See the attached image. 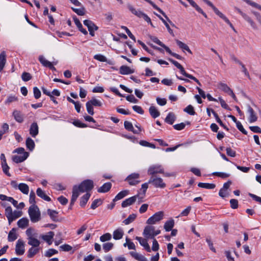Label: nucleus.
<instances>
[{
  "label": "nucleus",
  "instance_id": "nucleus-64",
  "mask_svg": "<svg viewBox=\"0 0 261 261\" xmlns=\"http://www.w3.org/2000/svg\"><path fill=\"white\" fill-rule=\"evenodd\" d=\"M33 93L36 99L40 98L41 95L40 90L37 87L33 88Z\"/></svg>",
  "mask_w": 261,
  "mask_h": 261
},
{
  "label": "nucleus",
  "instance_id": "nucleus-33",
  "mask_svg": "<svg viewBox=\"0 0 261 261\" xmlns=\"http://www.w3.org/2000/svg\"><path fill=\"white\" fill-rule=\"evenodd\" d=\"M176 43L178 47L182 49L183 50H185L187 51L189 53L192 54V52L190 49L189 47L184 42H181L180 40H176Z\"/></svg>",
  "mask_w": 261,
  "mask_h": 261
},
{
  "label": "nucleus",
  "instance_id": "nucleus-18",
  "mask_svg": "<svg viewBox=\"0 0 261 261\" xmlns=\"http://www.w3.org/2000/svg\"><path fill=\"white\" fill-rule=\"evenodd\" d=\"M112 187V184L110 182L104 184L97 190L98 193H106L110 191Z\"/></svg>",
  "mask_w": 261,
  "mask_h": 261
},
{
  "label": "nucleus",
  "instance_id": "nucleus-45",
  "mask_svg": "<svg viewBox=\"0 0 261 261\" xmlns=\"http://www.w3.org/2000/svg\"><path fill=\"white\" fill-rule=\"evenodd\" d=\"M102 203V200L99 199H95L91 205V208L95 210L98 206L100 205Z\"/></svg>",
  "mask_w": 261,
  "mask_h": 261
},
{
  "label": "nucleus",
  "instance_id": "nucleus-40",
  "mask_svg": "<svg viewBox=\"0 0 261 261\" xmlns=\"http://www.w3.org/2000/svg\"><path fill=\"white\" fill-rule=\"evenodd\" d=\"M129 191L128 190H123L118 193L113 199V201H116L124 198L125 196L128 194Z\"/></svg>",
  "mask_w": 261,
  "mask_h": 261
},
{
  "label": "nucleus",
  "instance_id": "nucleus-59",
  "mask_svg": "<svg viewBox=\"0 0 261 261\" xmlns=\"http://www.w3.org/2000/svg\"><path fill=\"white\" fill-rule=\"evenodd\" d=\"M213 175L217 176L222 178H225L229 177L230 174L224 172H215L213 173Z\"/></svg>",
  "mask_w": 261,
  "mask_h": 261
},
{
  "label": "nucleus",
  "instance_id": "nucleus-27",
  "mask_svg": "<svg viewBox=\"0 0 261 261\" xmlns=\"http://www.w3.org/2000/svg\"><path fill=\"white\" fill-rule=\"evenodd\" d=\"M124 232L121 228H118L114 231L113 236L114 239L117 240L122 238Z\"/></svg>",
  "mask_w": 261,
  "mask_h": 261
},
{
  "label": "nucleus",
  "instance_id": "nucleus-12",
  "mask_svg": "<svg viewBox=\"0 0 261 261\" xmlns=\"http://www.w3.org/2000/svg\"><path fill=\"white\" fill-rule=\"evenodd\" d=\"M136 239L138 240L140 244V245L143 246L145 249L148 252H151V249L149 244L147 243V240L146 239H143L141 237H136Z\"/></svg>",
  "mask_w": 261,
  "mask_h": 261
},
{
  "label": "nucleus",
  "instance_id": "nucleus-10",
  "mask_svg": "<svg viewBox=\"0 0 261 261\" xmlns=\"http://www.w3.org/2000/svg\"><path fill=\"white\" fill-rule=\"evenodd\" d=\"M29 133L32 137L35 138L39 133V127L36 122H33L31 125Z\"/></svg>",
  "mask_w": 261,
  "mask_h": 261
},
{
  "label": "nucleus",
  "instance_id": "nucleus-29",
  "mask_svg": "<svg viewBox=\"0 0 261 261\" xmlns=\"http://www.w3.org/2000/svg\"><path fill=\"white\" fill-rule=\"evenodd\" d=\"M80 191L76 188V186H74L72 189V194L71 197V204H74L80 195Z\"/></svg>",
  "mask_w": 261,
  "mask_h": 261
},
{
  "label": "nucleus",
  "instance_id": "nucleus-9",
  "mask_svg": "<svg viewBox=\"0 0 261 261\" xmlns=\"http://www.w3.org/2000/svg\"><path fill=\"white\" fill-rule=\"evenodd\" d=\"M247 112L249 114L248 121L250 123H253L257 121V116L250 105H247Z\"/></svg>",
  "mask_w": 261,
  "mask_h": 261
},
{
  "label": "nucleus",
  "instance_id": "nucleus-5",
  "mask_svg": "<svg viewBox=\"0 0 261 261\" xmlns=\"http://www.w3.org/2000/svg\"><path fill=\"white\" fill-rule=\"evenodd\" d=\"M147 173L151 176H154L157 173H164V168L161 165H153L148 169Z\"/></svg>",
  "mask_w": 261,
  "mask_h": 261
},
{
  "label": "nucleus",
  "instance_id": "nucleus-36",
  "mask_svg": "<svg viewBox=\"0 0 261 261\" xmlns=\"http://www.w3.org/2000/svg\"><path fill=\"white\" fill-rule=\"evenodd\" d=\"M47 214L53 221H57L58 212L51 209L47 210Z\"/></svg>",
  "mask_w": 261,
  "mask_h": 261
},
{
  "label": "nucleus",
  "instance_id": "nucleus-2",
  "mask_svg": "<svg viewBox=\"0 0 261 261\" xmlns=\"http://www.w3.org/2000/svg\"><path fill=\"white\" fill-rule=\"evenodd\" d=\"M93 187L94 183L93 180L91 179L84 180L78 186H76V188L81 193H84L85 192L88 193Z\"/></svg>",
  "mask_w": 261,
  "mask_h": 261
},
{
  "label": "nucleus",
  "instance_id": "nucleus-55",
  "mask_svg": "<svg viewBox=\"0 0 261 261\" xmlns=\"http://www.w3.org/2000/svg\"><path fill=\"white\" fill-rule=\"evenodd\" d=\"M58 251L55 249H49L45 253V256L47 257H50L54 254L58 253Z\"/></svg>",
  "mask_w": 261,
  "mask_h": 261
},
{
  "label": "nucleus",
  "instance_id": "nucleus-48",
  "mask_svg": "<svg viewBox=\"0 0 261 261\" xmlns=\"http://www.w3.org/2000/svg\"><path fill=\"white\" fill-rule=\"evenodd\" d=\"M9 128V125L7 123L3 124L2 129H0V140L2 138L3 135L8 131Z\"/></svg>",
  "mask_w": 261,
  "mask_h": 261
},
{
  "label": "nucleus",
  "instance_id": "nucleus-19",
  "mask_svg": "<svg viewBox=\"0 0 261 261\" xmlns=\"http://www.w3.org/2000/svg\"><path fill=\"white\" fill-rule=\"evenodd\" d=\"M54 232L53 231H49L46 235H42V239L46 241L48 245H51L52 243L51 240L54 237Z\"/></svg>",
  "mask_w": 261,
  "mask_h": 261
},
{
  "label": "nucleus",
  "instance_id": "nucleus-51",
  "mask_svg": "<svg viewBox=\"0 0 261 261\" xmlns=\"http://www.w3.org/2000/svg\"><path fill=\"white\" fill-rule=\"evenodd\" d=\"M158 17L162 20V21L164 23L165 25L166 26L167 29L168 30V32L172 35L174 36V34L172 30L171 29L169 24L167 23V22L163 19L160 15H157Z\"/></svg>",
  "mask_w": 261,
  "mask_h": 261
},
{
  "label": "nucleus",
  "instance_id": "nucleus-54",
  "mask_svg": "<svg viewBox=\"0 0 261 261\" xmlns=\"http://www.w3.org/2000/svg\"><path fill=\"white\" fill-rule=\"evenodd\" d=\"M112 238V235L110 233H106L100 237V240L102 242L109 241Z\"/></svg>",
  "mask_w": 261,
  "mask_h": 261
},
{
  "label": "nucleus",
  "instance_id": "nucleus-63",
  "mask_svg": "<svg viewBox=\"0 0 261 261\" xmlns=\"http://www.w3.org/2000/svg\"><path fill=\"white\" fill-rule=\"evenodd\" d=\"M94 59L100 62H107V60L105 56L101 54H97L94 56Z\"/></svg>",
  "mask_w": 261,
  "mask_h": 261
},
{
  "label": "nucleus",
  "instance_id": "nucleus-21",
  "mask_svg": "<svg viewBox=\"0 0 261 261\" xmlns=\"http://www.w3.org/2000/svg\"><path fill=\"white\" fill-rule=\"evenodd\" d=\"M84 25L87 26V27L88 28V31L92 30H97L98 29V27L97 26H96L94 23V22L93 21H92L91 20H88V19L85 20L84 21Z\"/></svg>",
  "mask_w": 261,
  "mask_h": 261
},
{
  "label": "nucleus",
  "instance_id": "nucleus-39",
  "mask_svg": "<svg viewBox=\"0 0 261 261\" xmlns=\"http://www.w3.org/2000/svg\"><path fill=\"white\" fill-rule=\"evenodd\" d=\"M25 144H26V146L27 147V148L30 150V151H33V149H34L35 148V142L30 137H28L27 140H26V142H25Z\"/></svg>",
  "mask_w": 261,
  "mask_h": 261
},
{
  "label": "nucleus",
  "instance_id": "nucleus-38",
  "mask_svg": "<svg viewBox=\"0 0 261 261\" xmlns=\"http://www.w3.org/2000/svg\"><path fill=\"white\" fill-rule=\"evenodd\" d=\"M174 225V221L173 219H170L166 221L164 224V228L166 231H169L172 230Z\"/></svg>",
  "mask_w": 261,
  "mask_h": 261
},
{
  "label": "nucleus",
  "instance_id": "nucleus-17",
  "mask_svg": "<svg viewBox=\"0 0 261 261\" xmlns=\"http://www.w3.org/2000/svg\"><path fill=\"white\" fill-rule=\"evenodd\" d=\"M13 212L12 208L10 206H7L5 209V215L8 219L9 224H11L13 222L12 215Z\"/></svg>",
  "mask_w": 261,
  "mask_h": 261
},
{
  "label": "nucleus",
  "instance_id": "nucleus-60",
  "mask_svg": "<svg viewBox=\"0 0 261 261\" xmlns=\"http://www.w3.org/2000/svg\"><path fill=\"white\" fill-rule=\"evenodd\" d=\"M72 10L77 15L80 16H83L85 14V9L84 8H82L81 9L72 8Z\"/></svg>",
  "mask_w": 261,
  "mask_h": 261
},
{
  "label": "nucleus",
  "instance_id": "nucleus-57",
  "mask_svg": "<svg viewBox=\"0 0 261 261\" xmlns=\"http://www.w3.org/2000/svg\"><path fill=\"white\" fill-rule=\"evenodd\" d=\"M73 124L78 127L85 128L88 126L86 124L81 122L79 120H75L72 122Z\"/></svg>",
  "mask_w": 261,
  "mask_h": 261
},
{
  "label": "nucleus",
  "instance_id": "nucleus-14",
  "mask_svg": "<svg viewBox=\"0 0 261 261\" xmlns=\"http://www.w3.org/2000/svg\"><path fill=\"white\" fill-rule=\"evenodd\" d=\"M135 71L134 69H132L128 66L125 65H122L119 68V73L122 75H127L133 73Z\"/></svg>",
  "mask_w": 261,
  "mask_h": 261
},
{
  "label": "nucleus",
  "instance_id": "nucleus-61",
  "mask_svg": "<svg viewBox=\"0 0 261 261\" xmlns=\"http://www.w3.org/2000/svg\"><path fill=\"white\" fill-rule=\"evenodd\" d=\"M1 164L4 173H5L7 176H11V174L9 172L10 168L7 165V163H6L5 164L4 163Z\"/></svg>",
  "mask_w": 261,
  "mask_h": 261
},
{
  "label": "nucleus",
  "instance_id": "nucleus-16",
  "mask_svg": "<svg viewBox=\"0 0 261 261\" xmlns=\"http://www.w3.org/2000/svg\"><path fill=\"white\" fill-rule=\"evenodd\" d=\"M216 14L218 15L221 18L224 20L230 27L232 28L234 31L235 29L232 25V24L230 22L229 19L222 13H221L217 8L214 11Z\"/></svg>",
  "mask_w": 261,
  "mask_h": 261
},
{
  "label": "nucleus",
  "instance_id": "nucleus-53",
  "mask_svg": "<svg viewBox=\"0 0 261 261\" xmlns=\"http://www.w3.org/2000/svg\"><path fill=\"white\" fill-rule=\"evenodd\" d=\"M219 88L226 93H228L231 91L230 88L226 84L224 83H220L219 84Z\"/></svg>",
  "mask_w": 261,
  "mask_h": 261
},
{
  "label": "nucleus",
  "instance_id": "nucleus-20",
  "mask_svg": "<svg viewBox=\"0 0 261 261\" xmlns=\"http://www.w3.org/2000/svg\"><path fill=\"white\" fill-rule=\"evenodd\" d=\"M130 254L132 257L138 261H148V260L144 255L140 254L136 252L131 251Z\"/></svg>",
  "mask_w": 261,
  "mask_h": 261
},
{
  "label": "nucleus",
  "instance_id": "nucleus-41",
  "mask_svg": "<svg viewBox=\"0 0 261 261\" xmlns=\"http://www.w3.org/2000/svg\"><path fill=\"white\" fill-rule=\"evenodd\" d=\"M18 189L23 194H28L29 192V187L28 185L20 183L18 186Z\"/></svg>",
  "mask_w": 261,
  "mask_h": 261
},
{
  "label": "nucleus",
  "instance_id": "nucleus-62",
  "mask_svg": "<svg viewBox=\"0 0 261 261\" xmlns=\"http://www.w3.org/2000/svg\"><path fill=\"white\" fill-rule=\"evenodd\" d=\"M35 197L36 196L35 193L33 191H32L30 192L29 198V202L31 204H32V205H36Z\"/></svg>",
  "mask_w": 261,
  "mask_h": 261
},
{
  "label": "nucleus",
  "instance_id": "nucleus-25",
  "mask_svg": "<svg viewBox=\"0 0 261 261\" xmlns=\"http://www.w3.org/2000/svg\"><path fill=\"white\" fill-rule=\"evenodd\" d=\"M90 196V193H86L81 198L80 205L81 207H84L85 206Z\"/></svg>",
  "mask_w": 261,
  "mask_h": 261
},
{
  "label": "nucleus",
  "instance_id": "nucleus-3",
  "mask_svg": "<svg viewBox=\"0 0 261 261\" xmlns=\"http://www.w3.org/2000/svg\"><path fill=\"white\" fill-rule=\"evenodd\" d=\"M148 183L152 184L155 188H164L166 187V184L161 177H157L155 176H151L149 179Z\"/></svg>",
  "mask_w": 261,
  "mask_h": 261
},
{
  "label": "nucleus",
  "instance_id": "nucleus-46",
  "mask_svg": "<svg viewBox=\"0 0 261 261\" xmlns=\"http://www.w3.org/2000/svg\"><path fill=\"white\" fill-rule=\"evenodd\" d=\"M39 251L38 248L31 247L29 249L28 252V257L29 258L33 257Z\"/></svg>",
  "mask_w": 261,
  "mask_h": 261
},
{
  "label": "nucleus",
  "instance_id": "nucleus-52",
  "mask_svg": "<svg viewBox=\"0 0 261 261\" xmlns=\"http://www.w3.org/2000/svg\"><path fill=\"white\" fill-rule=\"evenodd\" d=\"M88 101L91 105L93 106V107H101L102 106V102L95 98H92L90 100Z\"/></svg>",
  "mask_w": 261,
  "mask_h": 261
},
{
  "label": "nucleus",
  "instance_id": "nucleus-31",
  "mask_svg": "<svg viewBox=\"0 0 261 261\" xmlns=\"http://www.w3.org/2000/svg\"><path fill=\"white\" fill-rule=\"evenodd\" d=\"M161 46L163 47L165 49L166 52H167L170 55H171L173 57H175L177 59H178V60H182V57L181 56H180L179 55L177 54L176 53H173L171 50V49L168 46H167L165 44H164V43H163L162 45Z\"/></svg>",
  "mask_w": 261,
  "mask_h": 261
},
{
  "label": "nucleus",
  "instance_id": "nucleus-50",
  "mask_svg": "<svg viewBox=\"0 0 261 261\" xmlns=\"http://www.w3.org/2000/svg\"><path fill=\"white\" fill-rule=\"evenodd\" d=\"M184 111V112L187 113L190 115H194L195 114V112L194 111V108L191 105H188L186 108H185Z\"/></svg>",
  "mask_w": 261,
  "mask_h": 261
},
{
  "label": "nucleus",
  "instance_id": "nucleus-58",
  "mask_svg": "<svg viewBox=\"0 0 261 261\" xmlns=\"http://www.w3.org/2000/svg\"><path fill=\"white\" fill-rule=\"evenodd\" d=\"M86 109L87 112L91 115H93L94 114L93 106L91 105L89 101L86 103Z\"/></svg>",
  "mask_w": 261,
  "mask_h": 261
},
{
  "label": "nucleus",
  "instance_id": "nucleus-44",
  "mask_svg": "<svg viewBox=\"0 0 261 261\" xmlns=\"http://www.w3.org/2000/svg\"><path fill=\"white\" fill-rule=\"evenodd\" d=\"M137 215L135 214H130L128 216L127 218L125 219L123 223H124L125 225H128L130 223L133 222L136 218Z\"/></svg>",
  "mask_w": 261,
  "mask_h": 261
},
{
  "label": "nucleus",
  "instance_id": "nucleus-30",
  "mask_svg": "<svg viewBox=\"0 0 261 261\" xmlns=\"http://www.w3.org/2000/svg\"><path fill=\"white\" fill-rule=\"evenodd\" d=\"M16 228H12L9 232L8 240L9 242H13L17 238V234L16 233Z\"/></svg>",
  "mask_w": 261,
  "mask_h": 261
},
{
  "label": "nucleus",
  "instance_id": "nucleus-49",
  "mask_svg": "<svg viewBox=\"0 0 261 261\" xmlns=\"http://www.w3.org/2000/svg\"><path fill=\"white\" fill-rule=\"evenodd\" d=\"M114 244L112 243L108 242L102 245V248L105 252H107L111 250Z\"/></svg>",
  "mask_w": 261,
  "mask_h": 261
},
{
  "label": "nucleus",
  "instance_id": "nucleus-22",
  "mask_svg": "<svg viewBox=\"0 0 261 261\" xmlns=\"http://www.w3.org/2000/svg\"><path fill=\"white\" fill-rule=\"evenodd\" d=\"M154 9L158 10L160 13H161L167 19V20L172 25L174 26V24L172 22V21L169 19L166 14L164 13L163 11H162L160 8H159L154 3H153L151 1L149 2V3Z\"/></svg>",
  "mask_w": 261,
  "mask_h": 261
},
{
  "label": "nucleus",
  "instance_id": "nucleus-7",
  "mask_svg": "<svg viewBox=\"0 0 261 261\" xmlns=\"http://www.w3.org/2000/svg\"><path fill=\"white\" fill-rule=\"evenodd\" d=\"M25 252L24 243L21 239H18L15 247V253L17 255H22Z\"/></svg>",
  "mask_w": 261,
  "mask_h": 261
},
{
  "label": "nucleus",
  "instance_id": "nucleus-56",
  "mask_svg": "<svg viewBox=\"0 0 261 261\" xmlns=\"http://www.w3.org/2000/svg\"><path fill=\"white\" fill-rule=\"evenodd\" d=\"M22 80L24 82H28L32 79V76L29 72H24L21 75Z\"/></svg>",
  "mask_w": 261,
  "mask_h": 261
},
{
  "label": "nucleus",
  "instance_id": "nucleus-34",
  "mask_svg": "<svg viewBox=\"0 0 261 261\" xmlns=\"http://www.w3.org/2000/svg\"><path fill=\"white\" fill-rule=\"evenodd\" d=\"M29 220L27 218H22L17 222V225L21 228H24L29 225Z\"/></svg>",
  "mask_w": 261,
  "mask_h": 261
},
{
  "label": "nucleus",
  "instance_id": "nucleus-43",
  "mask_svg": "<svg viewBox=\"0 0 261 261\" xmlns=\"http://www.w3.org/2000/svg\"><path fill=\"white\" fill-rule=\"evenodd\" d=\"M198 186L200 188H205L206 189H213L216 187L214 184L199 182Z\"/></svg>",
  "mask_w": 261,
  "mask_h": 261
},
{
  "label": "nucleus",
  "instance_id": "nucleus-1",
  "mask_svg": "<svg viewBox=\"0 0 261 261\" xmlns=\"http://www.w3.org/2000/svg\"><path fill=\"white\" fill-rule=\"evenodd\" d=\"M28 213L31 219V221L32 222H37L41 219L40 212L38 207L37 205L30 206L28 210Z\"/></svg>",
  "mask_w": 261,
  "mask_h": 261
},
{
  "label": "nucleus",
  "instance_id": "nucleus-15",
  "mask_svg": "<svg viewBox=\"0 0 261 261\" xmlns=\"http://www.w3.org/2000/svg\"><path fill=\"white\" fill-rule=\"evenodd\" d=\"M154 231V227L146 226L143 231V235L146 239H151L152 233Z\"/></svg>",
  "mask_w": 261,
  "mask_h": 261
},
{
  "label": "nucleus",
  "instance_id": "nucleus-23",
  "mask_svg": "<svg viewBox=\"0 0 261 261\" xmlns=\"http://www.w3.org/2000/svg\"><path fill=\"white\" fill-rule=\"evenodd\" d=\"M73 19L74 20L75 24L79 29V31H81L82 33H83L84 35H87L88 34V32L86 31V29L83 28V25L81 22L80 21L79 19L77 18H76V16L73 17Z\"/></svg>",
  "mask_w": 261,
  "mask_h": 261
},
{
  "label": "nucleus",
  "instance_id": "nucleus-11",
  "mask_svg": "<svg viewBox=\"0 0 261 261\" xmlns=\"http://www.w3.org/2000/svg\"><path fill=\"white\" fill-rule=\"evenodd\" d=\"M139 196L138 195L132 196L131 197H129L127 199H126L125 200H124L122 203L121 206L122 207H126L128 206H129L132 204H133L136 201L137 197Z\"/></svg>",
  "mask_w": 261,
  "mask_h": 261
},
{
  "label": "nucleus",
  "instance_id": "nucleus-42",
  "mask_svg": "<svg viewBox=\"0 0 261 261\" xmlns=\"http://www.w3.org/2000/svg\"><path fill=\"white\" fill-rule=\"evenodd\" d=\"M212 112L215 117L216 121L225 129L228 130V128L222 122L221 120L219 118L218 115L213 110H212Z\"/></svg>",
  "mask_w": 261,
  "mask_h": 261
},
{
  "label": "nucleus",
  "instance_id": "nucleus-4",
  "mask_svg": "<svg viewBox=\"0 0 261 261\" xmlns=\"http://www.w3.org/2000/svg\"><path fill=\"white\" fill-rule=\"evenodd\" d=\"M164 212L160 211L155 213L147 220L146 223L148 224H154L163 219Z\"/></svg>",
  "mask_w": 261,
  "mask_h": 261
},
{
  "label": "nucleus",
  "instance_id": "nucleus-47",
  "mask_svg": "<svg viewBox=\"0 0 261 261\" xmlns=\"http://www.w3.org/2000/svg\"><path fill=\"white\" fill-rule=\"evenodd\" d=\"M39 61L44 66L47 67H48V66L50 65V64L51 63L50 62L46 60L43 56H40L39 57Z\"/></svg>",
  "mask_w": 261,
  "mask_h": 261
},
{
  "label": "nucleus",
  "instance_id": "nucleus-26",
  "mask_svg": "<svg viewBox=\"0 0 261 261\" xmlns=\"http://www.w3.org/2000/svg\"><path fill=\"white\" fill-rule=\"evenodd\" d=\"M13 115L17 122L21 123L23 121V116L20 111L14 110L13 112Z\"/></svg>",
  "mask_w": 261,
  "mask_h": 261
},
{
  "label": "nucleus",
  "instance_id": "nucleus-24",
  "mask_svg": "<svg viewBox=\"0 0 261 261\" xmlns=\"http://www.w3.org/2000/svg\"><path fill=\"white\" fill-rule=\"evenodd\" d=\"M36 193L39 197L44 199V200L46 201H51L50 198L47 196L41 188H39L37 189Z\"/></svg>",
  "mask_w": 261,
  "mask_h": 261
},
{
  "label": "nucleus",
  "instance_id": "nucleus-37",
  "mask_svg": "<svg viewBox=\"0 0 261 261\" xmlns=\"http://www.w3.org/2000/svg\"><path fill=\"white\" fill-rule=\"evenodd\" d=\"M149 111L150 115L153 118L158 117L160 115V112L154 106H151L149 109Z\"/></svg>",
  "mask_w": 261,
  "mask_h": 261
},
{
  "label": "nucleus",
  "instance_id": "nucleus-6",
  "mask_svg": "<svg viewBox=\"0 0 261 261\" xmlns=\"http://www.w3.org/2000/svg\"><path fill=\"white\" fill-rule=\"evenodd\" d=\"M140 174L137 173H133L127 176L125 179V181H127L130 186H135L140 181L139 180Z\"/></svg>",
  "mask_w": 261,
  "mask_h": 261
},
{
  "label": "nucleus",
  "instance_id": "nucleus-28",
  "mask_svg": "<svg viewBox=\"0 0 261 261\" xmlns=\"http://www.w3.org/2000/svg\"><path fill=\"white\" fill-rule=\"evenodd\" d=\"M176 119V116L173 112H170L166 117L165 121L169 124H173Z\"/></svg>",
  "mask_w": 261,
  "mask_h": 261
},
{
  "label": "nucleus",
  "instance_id": "nucleus-35",
  "mask_svg": "<svg viewBox=\"0 0 261 261\" xmlns=\"http://www.w3.org/2000/svg\"><path fill=\"white\" fill-rule=\"evenodd\" d=\"M6 55L5 51H2L0 54V71H1L4 68L6 62Z\"/></svg>",
  "mask_w": 261,
  "mask_h": 261
},
{
  "label": "nucleus",
  "instance_id": "nucleus-32",
  "mask_svg": "<svg viewBox=\"0 0 261 261\" xmlns=\"http://www.w3.org/2000/svg\"><path fill=\"white\" fill-rule=\"evenodd\" d=\"M28 244L32 246L33 247L36 248L40 245V241L38 239L34 238L33 237L28 238Z\"/></svg>",
  "mask_w": 261,
  "mask_h": 261
},
{
  "label": "nucleus",
  "instance_id": "nucleus-13",
  "mask_svg": "<svg viewBox=\"0 0 261 261\" xmlns=\"http://www.w3.org/2000/svg\"><path fill=\"white\" fill-rule=\"evenodd\" d=\"M29 156V153L25 152L24 154L22 155H15L13 156L12 160L13 161L16 163H19L25 161Z\"/></svg>",
  "mask_w": 261,
  "mask_h": 261
},
{
  "label": "nucleus",
  "instance_id": "nucleus-8",
  "mask_svg": "<svg viewBox=\"0 0 261 261\" xmlns=\"http://www.w3.org/2000/svg\"><path fill=\"white\" fill-rule=\"evenodd\" d=\"M235 10L241 15V16L243 17V18L247 21L248 22L250 23L251 26L254 29H257L256 25L254 22L251 19L250 17H249L247 14L243 13L239 8L237 7L235 8Z\"/></svg>",
  "mask_w": 261,
  "mask_h": 261
}]
</instances>
